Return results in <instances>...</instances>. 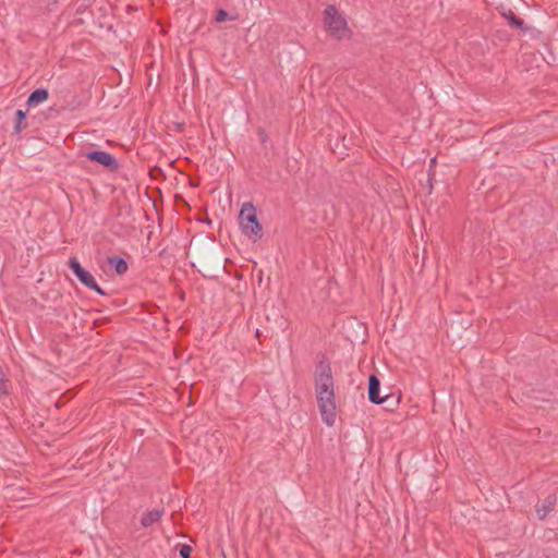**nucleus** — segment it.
<instances>
[{
	"label": "nucleus",
	"mask_w": 558,
	"mask_h": 558,
	"mask_svg": "<svg viewBox=\"0 0 558 558\" xmlns=\"http://www.w3.org/2000/svg\"><path fill=\"white\" fill-rule=\"evenodd\" d=\"M239 225L242 233L252 242L263 238V228L257 218L256 208L251 203H244L239 214Z\"/></svg>",
	"instance_id": "nucleus-2"
},
{
	"label": "nucleus",
	"mask_w": 558,
	"mask_h": 558,
	"mask_svg": "<svg viewBox=\"0 0 558 558\" xmlns=\"http://www.w3.org/2000/svg\"><path fill=\"white\" fill-rule=\"evenodd\" d=\"M315 396L323 422L333 426L337 417L333 379L329 365H319L315 377Z\"/></svg>",
	"instance_id": "nucleus-1"
},
{
	"label": "nucleus",
	"mask_w": 558,
	"mask_h": 558,
	"mask_svg": "<svg viewBox=\"0 0 558 558\" xmlns=\"http://www.w3.org/2000/svg\"><path fill=\"white\" fill-rule=\"evenodd\" d=\"M551 509L553 502L548 499L536 507V513L539 519H544L547 515V513L551 511Z\"/></svg>",
	"instance_id": "nucleus-11"
},
{
	"label": "nucleus",
	"mask_w": 558,
	"mask_h": 558,
	"mask_svg": "<svg viewBox=\"0 0 558 558\" xmlns=\"http://www.w3.org/2000/svg\"><path fill=\"white\" fill-rule=\"evenodd\" d=\"M324 25L327 33L335 39H345L350 37V29L345 19L335 7H328L324 11Z\"/></svg>",
	"instance_id": "nucleus-3"
},
{
	"label": "nucleus",
	"mask_w": 558,
	"mask_h": 558,
	"mask_svg": "<svg viewBox=\"0 0 558 558\" xmlns=\"http://www.w3.org/2000/svg\"><path fill=\"white\" fill-rule=\"evenodd\" d=\"M107 263L118 275H124L129 269L126 260L120 256H110L107 258Z\"/></svg>",
	"instance_id": "nucleus-9"
},
{
	"label": "nucleus",
	"mask_w": 558,
	"mask_h": 558,
	"mask_svg": "<svg viewBox=\"0 0 558 558\" xmlns=\"http://www.w3.org/2000/svg\"><path fill=\"white\" fill-rule=\"evenodd\" d=\"M198 220L209 225V217L207 216L206 211H205V217L204 218H199Z\"/></svg>",
	"instance_id": "nucleus-16"
},
{
	"label": "nucleus",
	"mask_w": 558,
	"mask_h": 558,
	"mask_svg": "<svg viewBox=\"0 0 558 558\" xmlns=\"http://www.w3.org/2000/svg\"><path fill=\"white\" fill-rule=\"evenodd\" d=\"M510 22H511V24H513V25H515V26H520V25H521V22H520V21H518V20H517V19H514V17H511Z\"/></svg>",
	"instance_id": "nucleus-17"
},
{
	"label": "nucleus",
	"mask_w": 558,
	"mask_h": 558,
	"mask_svg": "<svg viewBox=\"0 0 558 558\" xmlns=\"http://www.w3.org/2000/svg\"><path fill=\"white\" fill-rule=\"evenodd\" d=\"M165 510L163 508L160 509H154L148 512H146L141 520V523L144 527H148L153 525L154 523L158 522L160 518L162 517Z\"/></svg>",
	"instance_id": "nucleus-8"
},
{
	"label": "nucleus",
	"mask_w": 558,
	"mask_h": 558,
	"mask_svg": "<svg viewBox=\"0 0 558 558\" xmlns=\"http://www.w3.org/2000/svg\"><path fill=\"white\" fill-rule=\"evenodd\" d=\"M26 119V111L19 109L15 112V123H14V133L20 134L22 130H24L27 124L23 123Z\"/></svg>",
	"instance_id": "nucleus-10"
},
{
	"label": "nucleus",
	"mask_w": 558,
	"mask_h": 558,
	"mask_svg": "<svg viewBox=\"0 0 558 558\" xmlns=\"http://www.w3.org/2000/svg\"><path fill=\"white\" fill-rule=\"evenodd\" d=\"M50 112H57L53 108L49 109Z\"/></svg>",
	"instance_id": "nucleus-18"
},
{
	"label": "nucleus",
	"mask_w": 558,
	"mask_h": 558,
	"mask_svg": "<svg viewBox=\"0 0 558 558\" xmlns=\"http://www.w3.org/2000/svg\"><path fill=\"white\" fill-rule=\"evenodd\" d=\"M9 393V379L7 378L2 367L0 366V396Z\"/></svg>",
	"instance_id": "nucleus-13"
},
{
	"label": "nucleus",
	"mask_w": 558,
	"mask_h": 558,
	"mask_svg": "<svg viewBox=\"0 0 558 558\" xmlns=\"http://www.w3.org/2000/svg\"><path fill=\"white\" fill-rule=\"evenodd\" d=\"M236 19V14L225 10H219L216 15V21L219 23L235 21Z\"/></svg>",
	"instance_id": "nucleus-12"
},
{
	"label": "nucleus",
	"mask_w": 558,
	"mask_h": 558,
	"mask_svg": "<svg viewBox=\"0 0 558 558\" xmlns=\"http://www.w3.org/2000/svg\"><path fill=\"white\" fill-rule=\"evenodd\" d=\"M49 97V93L46 88H37L34 92L31 93V95L27 98V106L34 107L38 104H41L46 101Z\"/></svg>",
	"instance_id": "nucleus-7"
},
{
	"label": "nucleus",
	"mask_w": 558,
	"mask_h": 558,
	"mask_svg": "<svg viewBox=\"0 0 558 558\" xmlns=\"http://www.w3.org/2000/svg\"><path fill=\"white\" fill-rule=\"evenodd\" d=\"M85 156L88 160L100 163L110 170H116L119 167L116 157L104 150H92Z\"/></svg>",
	"instance_id": "nucleus-4"
},
{
	"label": "nucleus",
	"mask_w": 558,
	"mask_h": 558,
	"mask_svg": "<svg viewBox=\"0 0 558 558\" xmlns=\"http://www.w3.org/2000/svg\"><path fill=\"white\" fill-rule=\"evenodd\" d=\"M88 289L95 291L99 295H106V292L98 286V283L95 281V287H89Z\"/></svg>",
	"instance_id": "nucleus-15"
},
{
	"label": "nucleus",
	"mask_w": 558,
	"mask_h": 558,
	"mask_svg": "<svg viewBox=\"0 0 558 558\" xmlns=\"http://www.w3.org/2000/svg\"><path fill=\"white\" fill-rule=\"evenodd\" d=\"M68 265H69V268L73 271V274L76 276V278L81 281L82 284H84L87 288L95 287L96 280L94 278V276L81 266V264L76 257H71L69 259Z\"/></svg>",
	"instance_id": "nucleus-5"
},
{
	"label": "nucleus",
	"mask_w": 558,
	"mask_h": 558,
	"mask_svg": "<svg viewBox=\"0 0 558 558\" xmlns=\"http://www.w3.org/2000/svg\"><path fill=\"white\" fill-rule=\"evenodd\" d=\"M380 383L376 376H371L368 381V398L373 403H383L386 398L379 397Z\"/></svg>",
	"instance_id": "nucleus-6"
},
{
	"label": "nucleus",
	"mask_w": 558,
	"mask_h": 558,
	"mask_svg": "<svg viewBox=\"0 0 558 558\" xmlns=\"http://www.w3.org/2000/svg\"><path fill=\"white\" fill-rule=\"evenodd\" d=\"M179 553L182 558H191L192 547L187 544L179 546Z\"/></svg>",
	"instance_id": "nucleus-14"
}]
</instances>
